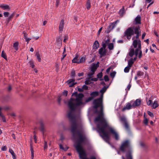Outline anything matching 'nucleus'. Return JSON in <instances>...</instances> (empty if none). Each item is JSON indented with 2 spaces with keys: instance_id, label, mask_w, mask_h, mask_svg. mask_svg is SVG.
Wrapping results in <instances>:
<instances>
[{
  "instance_id": "e2e57ef3",
  "label": "nucleus",
  "mask_w": 159,
  "mask_h": 159,
  "mask_svg": "<svg viewBox=\"0 0 159 159\" xmlns=\"http://www.w3.org/2000/svg\"><path fill=\"white\" fill-rule=\"evenodd\" d=\"M59 147H60V149H62V150H64V148L63 147L62 145L61 144H60L59 145Z\"/></svg>"
},
{
  "instance_id": "5701e85b",
  "label": "nucleus",
  "mask_w": 159,
  "mask_h": 159,
  "mask_svg": "<svg viewBox=\"0 0 159 159\" xmlns=\"http://www.w3.org/2000/svg\"><path fill=\"white\" fill-rule=\"evenodd\" d=\"M86 59V56H84V57H80V59L78 62V63H83L85 61Z\"/></svg>"
},
{
  "instance_id": "b1692460",
  "label": "nucleus",
  "mask_w": 159,
  "mask_h": 159,
  "mask_svg": "<svg viewBox=\"0 0 159 159\" xmlns=\"http://www.w3.org/2000/svg\"><path fill=\"white\" fill-rule=\"evenodd\" d=\"M78 57L79 56L76 54L75 57L72 60V62L73 63H78V62L79 61V60L78 59Z\"/></svg>"
},
{
  "instance_id": "0eeeda50",
  "label": "nucleus",
  "mask_w": 159,
  "mask_h": 159,
  "mask_svg": "<svg viewBox=\"0 0 159 159\" xmlns=\"http://www.w3.org/2000/svg\"><path fill=\"white\" fill-rule=\"evenodd\" d=\"M120 121L122 122L125 128L127 130L129 129V125L125 117H120Z\"/></svg>"
},
{
  "instance_id": "412c9836",
  "label": "nucleus",
  "mask_w": 159,
  "mask_h": 159,
  "mask_svg": "<svg viewBox=\"0 0 159 159\" xmlns=\"http://www.w3.org/2000/svg\"><path fill=\"white\" fill-rule=\"evenodd\" d=\"M151 106L153 108L155 109L158 106V102L157 101H154Z\"/></svg>"
},
{
  "instance_id": "cd10ccee",
  "label": "nucleus",
  "mask_w": 159,
  "mask_h": 159,
  "mask_svg": "<svg viewBox=\"0 0 159 159\" xmlns=\"http://www.w3.org/2000/svg\"><path fill=\"white\" fill-rule=\"evenodd\" d=\"M19 45L18 42H16L13 44V47L16 50H17L18 49V46Z\"/></svg>"
},
{
  "instance_id": "f3484780",
  "label": "nucleus",
  "mask_w": 159,
  "mask_h": 159,
  "mask_svg": "<svg viewBox=\"0 0 159 159\" xmlns=\"http://www.w3.org/2000/svg\"><path fill=\"white\" fill-rule=\"evenodd\" d=\"M141 103V100L139 99H137L132 104L133 107L138 106L140 105Z\"/></svg>"
},
{
  "instance_id": "a19ab883",
  "label": "nucleus",
  "mask_w": 159,
  "mask_h": 159,
  "mask_svg": "<svg viewBox=\"0 0 159 159\" xmlns=\"http://www.w3.org/2000/svg\"><path fill=\"white\" fill-rule=\"evenodd\" d=\"M48 148L47 142L45 141H44V150L47 149Z\"/></svg>"
},
{
  "instance_id": "79ce46f5",
  "label": "nucleus",
  "mask_w": 159,
  "mask_h": 159,
  "mask_svg": "<svg viewBox=\"0 0 159 159\" xmlns=\"http://www.w3.org/2000/svg\"><path fill=\"white\" fill-rule=\"evenodd\" d=\"M110 42V39H107L105 41V42H102V43H104L106 45V44H107L109 43Z\"/></svg>"
},
{
  "instance_id": "e433bc0d",
  "label": "nucleus",
  "mask_w": 159,
  "mask_h": 159,
  "mask_svg": "<svg viewBox=\"0 0 159 159\" xmlns=\"http://www.w3.org/2000/svg\"><path fill=\"white\" fill-rule=\"evenodd\" d=\"M1 56L2 57L5 59H7L6 53L4 52L3 51H2V52Z\"/></svg>"
},
{
  "instance_id": "6ab92c4d",
  "label": "nucleus",
  "mask_w": 159,
  "mask_h": 159,
  "mask_svg": "<svg viewBox=\"0 0 159 159\" xmlns=\"http://www.w3.org/2000/svg\"><path fill=\"white\" fill-rule=\"evenodd\" d=\"M99 94V92L98 91H94L92 92L90 94L91 97L93 99L97 96Z\"/></svg>"
},
{
  "instance_id": "6e6d98bb",
  "label": "nucleus",
  "mask_w": 159,
  "mask_h": 159,
  "mask_svg": "<svg viewBox=\"0 0 159 159\" xmlns=\"http://www.w3.org/2000/svg\"><path fill=\"white\" fill-rule=\"evenodd\" d=\"M148 122V120L146 118L144 119V123L146 125H147Z\"/></svg>"
},
{
  "instance_id": "393cba45",
  "label": "nucleus",
  "mask_w": 159,
  "mask_h": 159,
  "mask_svg": "<svg viewBox=\"0 0 159 159\" xmlns=\"http://www.w3.org/2000/svg\"><path fill=\"white\" fill-rule=\"evenodd\" d=\"M9 152L11 154L13 159H16V154L14 153L13 151L11 149H9Z\"/></svg>"
},
{
  "instance_id": "c756f323",
  "label": "nucleus",
  "mask_w": 159,
  "mask_h": 159,
  "mask_svg": "<svg viewBox=\"0 0 159 159\" xmlns=\"http://www.w3.org/2000/svg\"><path fill=\"white\" fill-rule=\"evenodd\" d=\"M144 74V73L143 72L141 71H138L137 72V76L138 77L143 76Z\"/></svg>"
},
{
  "instance_id": "dca6fc26",
  "label": "nucleus",
  "mask_w": 159,
  "mask_h": 159,
  "mask_svg": "<svg viewBox=\"0 0 159 159\" xmlns=\"http://www.w3.org/2000/svg\"><path fill=\"white\" fill-rule=\"evenodd\" d=\"M132 107H133L132 105L130 103H127L126 106L124 107L122 110V111H124L126 110H129Z\"/></svg>"
},
{
  "instance_id": "5fc2aeb1",
  "label": "nucleus",
  "mask_w": 159,
  "mask_h": 159,
  "mask_svg": "<svg viewBox=\"0 0 159 159\" xmlns=\"http://www.w3.org/2000/svg\"><path fill=\"white\" fill-rule=\"evenodd\" d=\"M7 149V147L6 146H4L2 148L1 150L3 151H5Z\"/></svg>"
},
{
  "instance_id": "473e14b6",
  "label": "nucleus",
  "mask_w": 159,
  "mask_h": 159,
  "mask_svg": "<svg viewBox=\"0 0 159 159\" xmlns=\"http://www.w3.org/2000/svg\"><path fill=\"white\" fill-rule=\"evenodd\" d=\"M95 72V71H94L91 70V71L88 74L89 78H90L91 76L94 74Z\"/></svg>"
},
{
  "instance_id": "6e6552de",
  "label": "nucleus",
  "mask_w": 159,
  "mask_h": 159,
  "mask_svg": "<svg viewBox=\"0 0 159 159\" xmlns=\"http://www.w3.org/2000/svg\"><path fill=\"white\" fill-rule=\"evenodd\" d=\"M119 20H117L116 21L111 23L110 25L108 26L107 30H106L105 32L107 33H108L111 30H112L116 26V25L118 22H119Z\"/></svg>"
},
{
  "instance_id": "c85d7f7f",
  "label": "nucleus",
  "mask_w": 159,
  "mask_h": 159,
  "mask_svg": "<svg viewBox=\"0 0 159 159\" xmlns=\"http://www.w3.org/2000/svg\"><path fill=\"white\" fill-rule=\"evenodd\" d=\"M45 130V128L42 122L40 123V130L41 131L43 132Z\"/></svg>"
},
{
  "instance_id": "8fccbe9b",
  "label": "nucleus",
  "mask_w": 159,
  "mask_h": 159,
  "mask_svg": "<svg viewBox=\"0 0 159 159\" xmlns=\"http://www.w3.org/2000/svg\"><path fill=\"white\" fill-rule=\"evenodd\" d=\"M102 72H100V73H99L97 75L98 78H101L102 77Z\"/></svg>"
},
{
  "instance_id": "f704fd0d",
  "label": "nucleus",
  "mask_w": 159,
  "mask_h": 159,
  "mask_svg": "<svg viewBox=\"0 0 159 159\" xmlns=\"http://www.w3.org/2000/svg\"><path fill=\"white\" fill-rule=\"evenodd\" d=\"M146 100L147 105L149 106L151 105L152 104V101L151 100V98H150V99L148 100V98H146Z\"/></svg>"
},
{
  "instance_id": "c03bdc74",
  "label": "nucleus",
  "mask_w": 159,
  "mask_h": 159,
  "mask_svg": "<svg viewBox=\"0 0 159 159\" xmlns=\"http://www.w3.org/2000/svg\"><path fill=\"white\" fill-rule=\"evenodd\" d=\"M148 114L151 117H154V115L153 113L149 111H148Z\"/></svg>"
},
{
  "instance_id": "aec40b11",
  "label": "nucleus",
  "mask_w": 159,
  "mask_h": 159,
  "mask_svg": "<svg viewBox=\"0 0 159 159\" xmlns=\"http://www.w3.org/2000/svg\"><path fill=\"white\" fill-rule=\"evenodd\" d=\"M135 54V51L134 48H131L129 49V55L130 57H132Z\"/></svg>"
},
{
  "instance_id": "de8ad7c7",
  "label": "nucleus",
  "mask_w": 159,
  "mask_h": 159,
  "mask_svg": "<svg viewBox=\"0 0 159 159\" xmlns=\"http://www.w3.org/2000/svg\"><path fill=\"white\" fill-rule=\"evenodd\" d=\"M104 78L105 81H107L109 80L108 77L107 75H105L104 77Z\"/></svg>"
},
{
  "instance_id": "4c0bfd02",
  "label": "nucleus",
  "mask_w": 159,
  "mask_h": 159,
  "mask_svg": "<svg viewBox=\"0 0 159 159\" xmlns=\"http://www.w3.org/2000/svg\"><path fill=\"white\" fill-rule=\"evenodd\" d=\"M126 157L127 159H132V156L131 154V153L130 152L127 154L126 155Z\"/></svg>"
},
{
  "instance_id": "4be33fe9",
  "label": "nucleus",
  "mask_w": 159,
  "mask_h": 159,
  "mask_svg": "<svg viewBox=\"0 0 159 159\" xmlns=\"http://www.w3.org/2000/svg\"><path fill=\"white\" fill-rule=\"evenodd\" d=\"M134 63V61L133 58H131L128 61V66H129L130 67H131Z\"/></svg>"
},
{
  "instance_id": "37998d69",
  "label": "nucleus",
  "mask_w": 159,
  "mask_h": 159,
  "mask_svg": "<svg viewBox=\"0 0 159 159\" xmlns=\"http://www.w3.org/2000/svg\"><path fill=\"white\" fill-rule=\"evenodd\" d=\"M116 73V72L115 71H113L112 72H111L110 74V76L111 77L113 78L115 77Z\"/></svg>"
},
{
  "instance_id": "69168bd1",
  "label": "nucleus",
  "mask_w": 159,
  "mask_h": 159,
  "mask_svg": "<svg viewBox=\"0 0 159 159\" xmlns=\"http://www.w3.org/2000/svg\"><path fill=\"white\" fill-rule=\"evenodd\" d=\"M91 80L92 81H96L98 80V78H92L91 79Z\"/></svg>"
},
{
  "instance_id": "4468645a",
  "label": "nucleus",
  "mask_w": 159,
  "mask_h": 159,
  "mask_svg": "<svg viewBox=\"0 0 159 159\" xmlns=\"http://www.w3.org/2000/svg\"><path fill=\"white\" fill-rule=\"evenodd\" d=\"M99 64V62H98L96 64L93 63L91 67V70L95 71L98 67Z\"/></svg>"
},
{
  "instance_id": "774afa93",
  "label": "nucleus",
  "mask_w": 159,
  "mask_h": 159,
  "mask_svg": "<svg viewBox=\"0 0 159 159\" xmlns=\"http://www.w3.org/2000/svg\"><path fill=\"white\" fill-rule=\"evenodd\" d=\"M83 75H84V73H78V76L79 77L82 76H83Z\"/></svg>"
},
{
  "instance_id": "ddd939ff",
  "label": "nucleus",
  "mask_w": 159,
  "mask_h": 159,
  "mask_svg": "<svg viewBox=\"0 0 159 159\" xmlns=\"http://www.w3.org/2000/svg\"><path fill=\"white\" fill-rule=\"evenodd\" d=\"M0 7L5 10H10L9 6L6 4H0Z\"/></svg>"
},
{
  "instance_id": "a211bd4d",
  "label": "nucleus",
  "mask_w": 159,
  "mask_h": 159,
  "mask_svg": "<svg viewBox=\"0 0 159 159\" xmlns=\"http://www.w3.org/2000/svg\"><path fill=\"white\" fill-rule=\"evenodd\" d=\"M132 28L133 30H134V33L135 34H137L139 33H140V27L139 26H137L136 27L133 26Z\"/></svg>"
},
{
  "instance_id": "20e7f679",
  "label": "nucleus",
  "mask_w": 159,
  "mask_h": 159,
  "mask_svg": "<svg viewBox=\"0 0 159 159\" xmlns=\"http://www.w3.org/2000/svg\"><path fill=\"white\" fill-rule=\"evenodd\" d=\"M129 140H127L122 143L120 147V150L122 152H124L129 148Z\"/></svg>"
},
{
  "instance_id": "f03ea898",
  "label": "nucleus",
  "mask_w": 159,
  "mask_h": 159,
  "mask_svg": "<svg viewBox=\"0 0 159 159\" xmlns=\"http://www.w3.org/2000/svg\"><path fill=\"white\" fill-rule=\"evenodd\" d=\"M102 94L98 98L94 99L93 102V108L97 109L100 107V111H97L98 116L95 117L94 121L97 124V131L100 136L107 143H109L110 136L105 131V129L108 128L110 132L114 136L116 140L119 139V136L118 133L113 128L108 127L107 121L104 117L103 112V106L102 103Z\"/></svg>"
},
{
  "instance_id": "bb28decb",
  "label": "nucleus",
  "mask_w": 159,
  "mask_h": 159,
  "mask_svg": "<svg viewBox=\"0 0 159 159\" xmlns=\"http://www.w3.org/2000/svg\"><path fill=\"white\" fill-rule=\"evenodd\" d=\"M107 89V88H106L105 86H104L102 88V89L100 91V93H102L101 95H102V97H103V94L106 91Z\"/></svg>"
},
{
  "instance_id": "1a4fd4ad",
  "label": "nucleus",
  "mask_w": 159,
  "mask_h": 159,
  "mask_svg": "<svg viewBox=\"0 0 159 159\" xmlns=\"http://www.w3.org/2000/svg\"><path fill=\"white\" fill-rule=\"evenodd\" d=\"M64 20H62L60 23L59 26V31L60 33H61L63 31L64 26Z\"/></svg>"
},
{
  "instance_id": "3c124183",
  "label": "nucleus",
  "mask_w": 159,
  "mask_h": 159,
  "mask_svg": "<svg viewBox=\"0 0 159 159\" xmlns=\"http://www.w3.org/2000/svg\"><path fill=\"white\" fill-rule=\"evenodd\" d=\"M64 40H63V42H66V41L68 40V36L67 35H65L64 36Z\"/></svg>"
},
{
  "instance_id": "f257e3e1",
  "label": "nucleus",
  "mask_w": 159,
  "mask_h": 159,
  "mask_svg": "<svg viewBox=\"0 0 159 159\" xmlns=\"http://www.w3.org/2000/svg\"><path fill=\"white\" fill-rule=\"evenodd\" d=\"M85 103L83 99H70L68 102V106L70 110L68 116L71 123V130L73 136H75L77 133L78 136V143L75 147L82 159H88L86 157L87 155L81 144L86 140V138L82 129L81 125L77 123L79 119V116L74 114L75 111L78 107H84ZM90 159H96L95 156L90 157Z\"/></svg>"
},
{
  "instance_id": "7c9ffc66",
  "label": "nucleus",
  "mask_w": 159,
  "mask_h": 159,
  "mask_svg": "<svg viewBox=\"0 0 159 159\" xmlns=\"http://www.w3.org/2000/svg\"><path fill=\"white\" fill-rule=\"evenodd\" d=\"M35 55L36 56L37 58L38 59V61L40 62L41 61V59L40 58V54L39 52H36Z\"/></svg>"
},
{
  "instance_id": "2f4dec72",
  "label": "nucleus",
  "mask_w": 159,
  "mask_h": 159,
  "mask_svg": "<svg viewBox=\"0 0 159 159\" xmlns=\"http://www.w3.org/2000/svg\"><path fill=\"white\" fill-rule=\"evenodd\" d=\"M131 67H130L129 66H128L125 67L124 69V71L125 73H128Z\"/></svg>"
},
{
  "instance_id": "58836bf2",
  "label": "nucleus",
  "mask_w": 159,
  "mask_h": 159,
  "mask_svg": "<svg viewBox=\"0 0 159 159\" xmlns=\"http://www.w3.org/2000/svg\"><path fill=\"white\" fill-rule=\"evenodd\" d=\"M75 75V70H72L71 72L70 76L72 78H74Z\"/></svg>"
},
{
  "instance_id": "39448f33",
  "label": "nucleus",
  "mask_w": 159,
  "mask_h": 159,
  "mask_svg": "<svg viewBox=\"0 0 159 159\" xmlns=\"http://www.w3.org/2000/svg\"><path fill=\"white\" fill-rule=\"evenodd\" d=\"M134 34V31L132 27L128 28L125 31L124 36L129 40H130L131 36Z\"/></svg>"
},
{
  "instance_id": "7ed1b4c3",
  "label": "nucleus",
  "mask_w": 159,
  "mask_h": 159,
  "mask_svg": "<svg viewBox=\"0 0 159 159\" xmlns=\"http://www.w3.org/2000/svg\"><path fill=\"white\" fill-rule=\"evenodd\" d=\"M133 45L135 48H136L138 45V48L135 50V55L136 56L138 55L139 58H140L142 56L141 41L139 40H134L133 41Z\"/></svg>"
},
{
  "instance_id": "9b49d317",
  "label": "nucleus",
  "mask_w": 159,
  "mask_h": 159,
  "mask_svg": "<svg viewBox=\"0 0 159 159\" xmlns=\"http://www.w3.org/2000/svg\"><path fill=\"white\" fill-rule=\"evenodd\" d=\"M67 82L69 84V87H72L76 84V83L75 82V80L74 79H70L67 81Z\"/></svg>"
},
{
  "instance_id": "603ef678",
  "label": "nucleus",
  "mask_w": 159,
  "mask_h": 159,
  "mask_svg": "<svg viewBox=\"0 0 159 159\" xmlns=\"http://www.w3.org/2000/svg\"><path fill=\"white\" fill-rule=\"evenodd\" d=\"M68 92L66 90H64L62 93V94L65 95V96H66L67 95Z\"/></svg>"
},
{
  "instance_id": "49530a36",
  "label": "nucleus",
  "mask_w": 159,
  "mask_h": 159,
  "mask_svg": "<svg viewBox=\"0 0 159 159\" xmlns=\"http://www.w3.org/2000/svg\"><path fill=\"white\" fill-rule=\"evenodd\" d=\"M93 99L90 96V97H89L88 98L86 99L85 100V102H88L91 100Z\"/></svg>"
},
{
  "instance_id": "338daca9",
  "label": "nucleus",
  "mask_w": 159,
  "mask_h": 159,
  "mask_svg": "<svg viewBox=\"0 0 159 159\" xmlns=\"http://www.w3.org/2000/svg\"><path fill=\"white\" fill-rule=\"evenodd\" d=\"M102 27H101L98 30V34L99 35L100 33V32L102 31Z\"/></svg>"
},
{
  "instance_id": "2eb2a0df",
  "label": "nucleus",
  "mask_w": 159,
  "mask_h": 159,
  "mask_svg": "<svg viewBox=\"0 0 159 159\" xmlns=\"http://www.w3.org/2000/svg\"><path fill=\"white\" fill-rule=\"evenodd\" d=\"M141 17L139 16H138L134 19V23L135 24H141Z\"/></svg>"
},
{
  "instance_id": "f8f14e48",
  "label": "nucleus",
  "mask_w": 159,
  "mask_h": 159,
  "mask_svg": "<svg viewBox=\"0 0 159 159\" xmlns=\"http://www.w3.org/2000/svg\"><path fill=\"white\" fill-rule=\"evenodd\" d=\"M30 150L31 153V157L33 159L34 157V151L33 147V143L32 139H31L30 143Z\"/></svg>"
},
{
  "instance_id": "052dcab7",
  "label": "nucleus",
  "mask_w": 159,
  "mask_h": 159,
  "mask_svg": "<svg viewBox=\"0 0 159 159\" xmlns=\"http://www.w3.org/2000/svg\"><path fill=\"white\" fill-rule=\"evenodd\" d=\"M34 139L35 143H37V137L36 135H34Z\"/></svg>"
},
{
  "instance_id": "423d86ee",
  "label": "nucleus",
  "mask_w": 159,
  "mask_h": 159,
  "mask_svg": "<svg viewBox=\"0 0 159 159\" xmlns=\"http://www.w3.org/2000/svg\"><path fill=\"white\" fill-rule=\"evenodd\" d=\"M102 47L100 48L98 50V52L101 57H102L106 55L107 52L106 49V45L105 44H102Z\"/></svg>"
},
{
  "instance_id": "09e8293b",
  "label": "nucleus",
  "mask_w": 159,
  "mask_h": 159,
  "mask_svg": "<svg viewBox=\"0 0 159 159\" xmlns=\"http://www.w3.org/2000/svg\"><path fill=\"white\" fill-rule=\"evenodd\" d=\"M0 116L2 117V121L3 122H6L5 117L3 114L2 116Z\"/></svg>"
},
{
  "instance_id": "9d476101",
  "label": "nucleus",
  "mask_w": 159,
  "mask_h": 159,
  "mask_svg": "<svg viewBox=\"0 0 159 159\" xmlns=\"http://www.w3.org/2000/svg\"><path fill=\"white\" fill-rule=\"evenodd\" d=\"M99 46V44L98 41L97 40L95 41L93 46V50L94 52L98 48Z\"/></svg>"
},
{
  "instance_id": "680f3d73",
  "label": "nucleus",
  "mask_w": 159,
  "mask_h": 159,
  "mask_svg": "<svg viewBox=\"0 0 159 159\" xmlns=\"http://www.w3.org/2000/svg\"><path fill=\"white\" fill-rule=\"evenodd\" d=\"M111 67H108L107 70H106V71L107 73H108L110 71V69H111Z\"/></svg>"
},
{
  "instance_id": "72a5a7b5",
  "label": "nucleus",
  "mask_w": 159,
  "mask_h": 159,
  "mask_svg": "<svg viewBox=\"0 0 159 159\" xmlns=\"http://www.w3.org/2000/svg\"><path fill=\"white\" fill-rule=\"evenodd\" d=\"M86 8L87 9L89 10L90 8V3L89 0H88L86 4Z\"/></svg>"
},
{
  "instance_id": "c9c22d12",
  "label": "nucleus",
  "mask_w": 159,
  "mask_h": 159,
  "mask_svg": "<svg viewBox=\"0 0 159 159\" xmlns=\"http://www.w3.org/2000/svg\"><path fill=\"white\" fill-rule=\"evenodd\" d=\"M14 16V14L13 13L7 19H6V21L8 23L11 20L13 17Z\"/></svg>"
},
{
  "instance_id": "ea45409f",
  "label": "nucleus",
  "mask_w": 159,
  "mask_h": 159,
  "mask_svg": "<svg viewBox=\"0 0 159 159\" xmlns=\"http://www.w3.org/2000/svg\"><path fill=\"white\" fill-rule=\"evenodd\" d=\"M29 63L30 66L32 67V68H34L35 66L34 65V64L33 61H30L29 62Z\"/></svg>"
},
{
  "instance_id": "a878e982",
  "label": "nucleus",
  "mask_w": 159,
  "mask_h": 159,
  "mask_svg": "<svg viewBox=\"0 0 159 159\" xmlns=\"http://www.w3.org/2000/svg\"><path fill=\"white\" fill-rule=\"evenodd\" d=\"M108 48L109 50H112L114 48V44L113 43H110L108 44Z\"/></svg>"
},
{
  "instance_id": "bf43d9fd",
  "label": "nucleus",
  "mask_w": 159,
  "mask_h": 159,
  "mask_svg": "<svg viewBox=\"0 0 159 159\" xmlns=\"http://www.w3.org/2000/svg\"><path fill=\"white\" fill-rule=\"evenodd\" d=\"M90 83V81L88 80H86L85 82V83L86 84H89Z\"/></svg>"
},
{
  "instance_id": "4d7b16f0",
  "label": "nucleus",
  "mask_w": 159,
  "mask_h": 159,
  "mask_svg": "<svg viewBox=\"0 0 159 159\" xmlns=\"http://www.w3.org/2000/svg\"><path fill=\"white\" fill-rule=\"evenodd\" d=\"M60 3V1L59 0H56V7H58Z\"/></svg>"
},
{
  "instance_id": "a18cd8bd",
  "label": "nucleus",
  "mask_w": 159,
  "mask_h": 159,
  "mask_svg": "<svg viewBox=\"0 0 159 159\" xmlns=\"http://www.w3.org/2000/svg\"><path fill=\"white\" fill-rule=\"evenodd\" d=\"M124 13V8L121 9L119 11V13L120 15H123Z\"/></svg>"
},
{
  "instance_id": "864d4df0",
  "label": "nucleus",
  "mask_w": 159,
  "mask_h": 159,
  "mask_svg": "<svg viewBox=\"0 0 159 159\" xmlns=\"http://www.w3.org/2000/svg\"><path fill=\"white\" fill-rule=\"evenodd\" d=\"M3 14L5 17H7L8 16L9 13L8 12H5L3 13Z\"/></svg>"
},
{
  "instance_id": "0e129e2a",
  "label": "nucleus",
  "mask_w": 159,
  "mask_h": 159,
  "mask_svg": "<svg viewBox=\"0 0 159 159\" xmlns=\"http://www.w3.org/2000/svg\"><path fill=\"white\" fill-rule=\"evenodd\" d=\"M152 0H145V2L146 3H149Z\"/></svg>"
},
{
  "instance_id": "13d9d810",
  "label": "nucleus",
  "mask_w": 159,
  "mask_h": 159,
  "mask_svg": "<svg viewBox=\"0 0 159 159\" xmlns=\"http://www.w3.org/2000/svg\"><path fill=\"white\" fill-rule=\"evenodd\" d=\"M23 34H24V38L25 39L27 38V34L26 32H23Z\"/></svg>"
}]
</instances>
